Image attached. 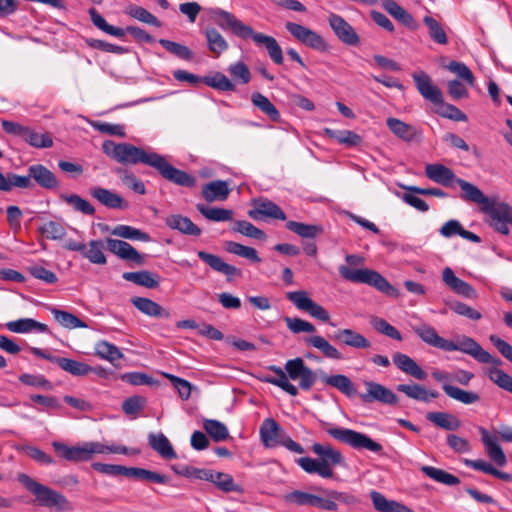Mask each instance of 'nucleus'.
<instances>
[{
    "mask_svg": "<svg viewBox=\"0 0 512 512\" xmlns=\"http://www.w3.org/2000/svg\"><path fill=\"white\" fill-rule=\"evenodd\" d=\"M102 150L108 157L124 165H136L139 163L149 165L155 168L164 179L176 185L193 187L196 184V178L193 175L175 168L163 156L157 153L146 152L144 149L132 144L115 143L112 140L104 141Z\"/></svg>",
    "mask_w": 512,
    "mask_h": 512,
    "instance_id": "nucleus-1",
    "label": "nucleus"
},
{
    "mask_svg": "<svg viewBox=\"0 0 512 512\" xmlns=\"http://www.w3.org/2000/svg\"><path fill=\"white\" fill-rule=\"evenodd\" d=\"M455 182L462 191V200L478 204L481 212L489 216L491 227L503 235L509 234L508 224H512V207L509 204L486 196L476 185L464 179L457 178Z\"/></svg>",
    "mask_w": 512,
    "mask_h": 512,
    "instance_id": "nucleus-2",
    "label": "nucleus"
},
{
    "mask_svg": "<svg viewBox=\"0 0 512 512\" xmlns=\"http://www.w3.org/2000/svg\"><path fill=\"white\" fill-rule=\"evenodd\" d=\"M209 16L221 29L231 31L241 39L251 38L256 45L264 46L275 64L283 63L282 49L274 37L255 32L251 26L243 23L234 14L220 8L210 9Z\"/></svg>",
    "mask_w": 512,
    "mask_h": 512,
    "instance_id": "nucleus-3",
    "label": "nucleus"
},
{
    "mask_svg": "<svg viewBox=\"0 0 512 512\" xmlns=\"http://www.w3.org/2000/svg\"><path fill=\"white\" fill-rule=\"evenodd\" d=\"M267 369L275 375H264L261 381L275 385L291 396L298 395V388L290 383L289 379L299 380V387L306 391L310 390L317 380L315 372L300 357L288 360L285 363V371L276 365H271Z\"/></svg>",
    "mask_w": 512,
    "mask_h": 512,
    "instance_id": "nucleus-4",
    "label": "nucleus"
},
{
    "mask_svg": "<svg viewBox=\"0 0 512 512\" xmlns=\"http://www.w3.org/2000/svg\"><path fill=\"white\" fill-rule=\"evenodd\" d=\"M348 265H341L338 268L341 277L353 283H363L376 288L387 295H397V290L377 271L368 268L353 269L364 264V258L355 254L347 255L345 258Z\"/></svg>",
    "mask_w": 512,
    "mask_h": 512,
    "instance_id": "nucleus-5",
    "label": "nucleus"
},
{
    "mask_svg": "<svg viewBox=\"0 0 512 512\" xmlns=\"http://www.w3.org/2000/svg\"><path fill=\"white\" fill-rule=\"evenodd\" d=\"M54 450L60 457L70 462H86L96 454H137L139 451L128 449L121 445H105L100 442H84L82 445L68 446L62 442L54 441L52 443Z\"/></svg>",
    "mask_w": 512,
    "mask_h": 512,
    "instance_id": "nucleus-6",
    "label": "nucleus"
},
{
    "mask_svg": "<svg viewBox=\"0 0 512 512\" xmlns=\"http://www.w3.org/2000/svg\"><path fill=\"white\" fill-rule=\"evenodd\" d=\"M311 450L318 456V459L301 457L296 460V463L308 474H317L322 478H332L334 475L333 467L343 463L341 452L330 444L320 443H314Z\"/></svg>",
    "mask_w": 512,
    "mask_h": 512,
    "instance_id": "nucleus-7",
    "label": "nucleus"
},
{
    "mask_svg": "<svg viewBox=\"0 0 512 512\" xmlns=\"http://www.w3.org/2000/svg\"><path fill=\"white\" fill-rule=\"evenodd\" d=\"M18 481L35 496L39 505L55 508L57 511H70L72 506L69 500L61 493L45 486L25 473L18 474Z\"/></svg>",
    "mask_w": 512,
    "mask_h": 512,
    "instance_id": "nucleus-8",
    "label": "nucleus"
},
{
    "mask_svg": "<svg viewBox=\"0 0 512 512\" xmlns=\"http://www.w3.org/2000/svg\"><path fill=\"white\" fill-rule=\"evenodd\" d=\"M326 431L334 439L355 449H366L378 454L383 450V447L380 443L374 441L366 434L357 432L355 430L341 427H332Z\"/></svg>",
    "mask_w": 512,
    "mask_h": 512,
    "instance_id": "nucleus-9",
    "label": "nucleus"
},
{
    "mask_svg": "<svg viewBox=\"0 0 512 512\" xmlns=\"http://www.w3.org/2000/svg\"><path fill=\"white\" fill-rule=\"evenodd\" d=\"M434 380L442 384L444 393L453 400L465 405H471L480 400V395L474 391L463 390L451 385V372L435 369L431 373Z\"/></svg>",
    "mask_w": 512,
    "mask_h": 512,
    "instance_id": "nucleus-10",
    "label": "nucleus"
},
{
    "mask_svg": "<svg viewBox=\"0 0 512 512\" xmlns=\"http://www.w3.org/2000/svg\"><path fill=\"white\" fill-rule=\"evenodd\" d=\"M286 298L292 302L297 309L309 313L310 316L323 322H328L330 320V314L328 311L318 303L314 302L306 291L300 290L287 292Z\"/></svg>",
    "mask_w": 512,
    "mask_h": 512,
    "instance_id": "nucleus-11",
    "label": "nucleus"
},
{
    "mask_svg": "<svg viewBox=\"0 0 512 512\" xmlns=\"http://www.w3.org/2000/svg\"><path fill=\"white\" fill-rule=\"evenodd\" d=\"M285 28L300 43L318 51L327 50L325 39L317 32L294 22H287Z\"/></svg>",
    "mask_w": 512,
    "mask_h": 512,
    "instance_id": "nucleus-12",
    "label": "nucleus"
},
{
    "mask_svg": "<svg viewBox=\"0 0 512 512\" xmlns=\"http://www.w3.org/2000/svg\"><path fill=\"white\" fill-rule=\"evenodd\" d=\"M364 386L366 391L359 394L364 403L379 402L386 405H396L398 403L397 395L386 386L374 381H364Z\"/></svg>",
    "mask_w": 512,
    "mask_h": 512,
    "instance_id": "nucleus-13",
    "label": "nucleus"
},
{
    "mask_svg": "<svg viewBox=\"0 0 512 512\" xmlns=\"http://www.w3.org/2000/svg\"><path fill=\"white\" fill-rule=\"evenodd\" d=\"M329 25L337 38L346 45L356 46L360 39L354 28L340 15L332 13L328 18Z\"/></svg>",
    "mask_w": 512,
    "mask_h": 512,
    "instance_id": "nucleus-14",
    "label": "nucleus"
},
{
    "mask_svg": "<svg viewBox=\"0 0 512 512\" xmlns=\"http://www.w3.org/2000/svg\"><path fill=\"white\" fill-rule=\"evenodd\" d=\"M448 352L460 351L470 355L475 360H487L485 350L474 339L468 336H460L455 341L447 340L445 350Z\"/></svg>",
    "mask_w": 512,
    "mask_h": 512,
    "instance_id": "nucleus-15",
    "label": "nucleus"
},
{
    "mask_svg": "<svg viewBox=\"0 0 512 512\" xmlns=\"http://www.w3.org/2000/svg\"><path fill=\"white\" fill-rule=\"evenodd\" d=\"M416 88L421 96L431 103L438 104L442 102L443 94L441 90L433 84L431 77L423 72H416L412 75Z\"/></svg>",
    "mask_w": 512,
    "mask_h": 512,
    "instance_id": "nucleus-16",
    "label": "nucleus"
},
{
    "mask_svg": "<svg viewBox=\"0 0 512 512\" xmlns=\"http://www.w3.org/2000/svg\"><path fill=\"white\" fill-rule=\"evenodd\" d=\"M253 206L254 208L249 210L248 215L254 220H263L264 218L286 219L284 211L271 200L257 199L254 200Z\"/></svg>",
    "mask_w": 512,
    "mask_h": 512,
    "instance_id": "nucleus-17",
    "label": "nucleus"
},
{
    "mask_svg": "<svg viewBox=\"0 0 512 512\" xmlns=\"http://www.w3.org/2000/svg\"><path fill=\"white\" fill-rule=\"evenodd\" d=\"M105 242L107 249L119 258L137 265L144 264V257L128 242L113 238H107Z\"/></svg>",
    "mask_w": 512,
    "mask_h": 512,
    "instance_id": "nucleus-18",
    "label": "nucleus"
},
{
    "mask_svg": "<svg viewBox=\"0 0 512 512\" xmlns=\"http://www.w3.org/2000/svg\"><path fill=\"white\" fill-rule=\"evenodd\" d=\"M442 281L449 287L453 292L463 297L473 299L476 298V290L464 280L458 278L454 271L446 267L442 271Z\"/></svg>",
    "mask_w": 512,
    "mask_h": 512,
    "instance_id": "nucleus-19",
    "label": "nucleus"
},
{
    "mask_svg": "<svg viewBox=\"0 0 512 512\" xmlns=\"http://www.w3.org/2000/svg\"><path fill=\"white\" fill-rule=\"evenodd\" d=\"M30 180H34L40 187L48 190L57 189L59 181L52 171L42 164H33L28 167Z\"/></svg>",
    "mask_w": 512,
    "mask_h": 512,
    "instance_id": "nucleus-20",
    "label": "nucleus"
},
{
    "mask_svg": "<svg viewBox=\"0 0 512 512\" xmlns=\"http://www.w3.org/2000/svg\"><path fill=\"white\" fill-rule=\"evenodd\" d=\"M89 192L93 198H95L100 204L106 206L107 208L127 209L129 207V204L125 199L109 189L102 187H92Z\"/></svg>",
    "mask_w": 512,
    "mask_h": 512,
    "instance_id": "nucleus-21",
    "label": "nucleus"
},
{
    "mask_svg": "<svg viewBox=\"0 0 512 512\" xmlns=\"http://www.w3.org/2000/svg\"><path fill=\"white\" fill-rule=\"evenodd\" d=\"M259 432L263 444L269 448L278 446L285 435L278 423L272 418L263 421Z\"/></svg>",
    "mask_w": 512,
    "mask_h": 512,
    "instance_id": "nucleus-22",
    "label": "nucleus"
},
{
    "mask_svg": "<svg viewBox=\"0 0 512 512\" xmlns=\"http://www.w3.org/2000/svg\"><path fill=\"white\" fill-rule=\"evenodd\" d=\"M481 435V441L483 442L487 454L493 462L498 466H504L507 463V458L500 445L497 443L495 436H491L487 429L484 427L478 428Z\"/></svg>",
    "mask_w": 512,
    "mask_h": 512,
    "instance_id": "nucleus-23",
    "label": "nucleus"
},
{
    "mask_svg": "<svg viewBox=\"0 0 512 512\" xmlns=\"http://www.w3.org/2000/svg\"><path fill=\"white\" fill-rule=\"evenodd\" d=\"M197 256L204 261L211 269L228 277L240 276L241 270L226 263L220 256L205 251H198Z\"/></svg>",
    "mask_w": 512,
    "mask_h": 512,
    "instance_id": "nucleus-24",
    "label": "nucleus"
},
{
    "mask_svg": "<svg viewBox=\"0 0 512 512\" xmlns=\"http://www.w3.org/2000/svg\"><path fill=\"white\" fill-rule=\"evenodd\" d=\"M392 358L396 367L403 373L418 380L426 379L427 373L410 356L396 352L393 354Z\"/></svg>",
    "mask_w": 512,
    "mask_h": 512,
    "instance_id": "nucleus-25",
    "label": "nucleus"
},
{
    "mask_svg": "<svg viewBox=\"0 0 512 512\" xmlns=\"http://www.w3.org/2000/svg\"><path fill=\"white\" fill-rule=\"evenodd\" d=\"M231 192L227 181L216 180L202 187V197L208 202L225 201Z\"/></svg>",
    "mask_w": 512,
    "mask_h": 512,
    "instance_id": "nucleus-26",
    "label": "nucleus"
},
{
    "mask_svg": "<svg viewBox=\"0 0 512 512\" xmlns=\"http://www.w3.org/2000/svg\"><path fill=\"white\" fill-rule=\"evenodd\" d=\"M149 446L165 460L177 458V453L169 439L163 433H150L148 435Z\"/></svg>",
    "mask_w": 512,
    "mask_h": 512,
    "instance_id": "nucleus-27",
    "label": "nucleus"
},
{
    "mask_svg": "<svg viewBox=\"0 0 512 512\" xmlns=\"http://www.w3.org/2000/svg\"><path fill=\"white\" fill-rule=\"evenodd\" d=\"M381 4L387 13L407 28L411 30L418 28V24L413 16L394 0H382Z\"/></svg>",
    "mask_w": 512,
    "mask_h": 512,
    "instance_id": "nucleus-28",
    "label": "nucleus"
},
{
    "mask_svg": "<svg viewBox=\"0 0 512 512\" xmlns=\"http://www.w3.org/2000/svg\"><path fill=\"white\" fill-rule=\"evenodd\" d=\"M412 330L426 344L445 350L447 339L439 336L436 329L431 325L426 323L414 325Z\"/></svg>",
    "mask_w": 512,
    "mask_h": 512,
    "instance_id": "nucleus-29",
    "label": "nucleus"
},
{
    "mask_svg": "<svg viewBox=\"0 0 512 512\" xmlns=\"http://www.w3.org/2000/svg\"><path fill=\"white\" fill-rule=\"evenodd\" d=\"M333 339L355 349H369L371 347V342L365 336L349 328L338 330Z\"/></svg>",
    "mask_w": 512,
    "mask_h": 512,
    "instance_id": "nucleus-30",
    "label": "nucleus"
},
{
    "mask_svg": "<svg viewBox=\"0 0 512 512\" xmlns=\"http://www.w3.org/2000/svg\"><path fill=\"white\" fill-rule=\"evenodd\" d=\"M323 135L349 148L360 146L363 142L362 137L351 130L324 128Z\"/></svg>",
    "mask_w": 512,
    "mask_h": 512,
    "instance_id": "nucleus-31",
    "label": "nucleus"
},
{
    "mask_svg": "<svg viewBox=\"0 0 512 512\" xmlns=\"http://www.w3.org/2000/svg\"><path fill=\"white\" fill-rule=\"evenodd\" d=\"M131 303L143 314L150 317L169 318L170 312L157 302L145 297H133Z\"/></svg>",
    "mask_w": 512,
    "mask_h": 512,
    "instance_id": "nucleus-32",
    "label": "nucleus"
},
{
    "mask_svg": "<svg viewBox=\"0 0 512 512\" xmlns=\"http://www.w3.org/2000/svg\"><path fill=\"white\" fill-rule=\"evenodd\" d=\"M165 223L169 228L178 230L186 235L199 236L201 234V229L188 217L182 215H169L165 219Z\"/></svg>",
    "mask_w": 512,
    "mask_h": 512,
    "instance_id": "nucleus-33",
    "label": "nucleus"
},
{
    "mask_svg": "<svg viewBox=\"0 0 512 512\" xmlns=\"http://www.w3.org/2000/svg\"><path fill=\"white\" fill-rule=\"evenodd\" d=\"M122 277L126 281L149 289L157 288L160 283L159 275L147 270L125 272Z\"/></svg>",
    "mask_w": 512,
    "mask_h": 512,
    "instance_id": "nucleus-34",
    "label": "nucleus"
},
{
    "mask_svg": "<svg viewBox=\"0 0 512 512\" xmlns=\"http://www.w3.org/2000/svg\"><path fill=\"white\" fill-rule=\"evenodd\" d=\"M371 500L373 502L374 508L380 512H414L409 507L394 501L388 500L386 497L378 491H371L370 493Z\"/></svg>",
    "mask_w": 512,
    "mask_h": 512,
    "instance_id": "nucleus-35",
    "label": "nucleus"
},
{
    "mask_svg": "<svg viewBox=\"0 0 512 512\" xmlns=\"http://www.w3.org/2000/svg\"><path fill=\"white\" fill-rule=\"evenodd\" d=\"M305 343L308 346H311L317 350H319L323 356L333 360H341L342 354L339 350L329 343L324 337L319 335H313L305 338Z\"/></svg>",
    "mask_w": 512,
    "mask_h": 512,
    "instance_id": "nucleus-36",
    "label": "nucleus"
},
{
    "mask_svg": "<svg viewBox=\"0 0 512 512\" xmlns=\"http://www.w3.org/2000/svg\"><path fill=\"white\" fill-rule=\"evenodd\" d=\"M425 173L430 180L444 186H448L451 181L457 179L450 168L441 164H428Z\"/></svg>",
    "mask_w": 512,
    "mask_h": 512,
    "instance_id": "nucleus-37",
    "label": "nucleus"
},
{
    "mask_svg": "<svg viewBox=\"0 0 512 512\" xmlns=\"http://www.w3.org/2000/svg\"><path fill=\"white\" fill-rule=\"evenodd\" d=\"M386 125L390 131L406 142L413 141L417 136V130L414 126L407 124L397 118H387Z\"/></svg>",
    "mask_w": 512,
    "mask_h": 512,
    "instance_id": "nucleus-38",
    "label": "nucleus"
},
{
    "mask_svg": "<svg viewBox=\"0 0 512 512\" xmlns=\"http://www.w3.org/2000/svg\"><path fill=\"white\" fill-rule=\"evenodd\" d=\"M396 389L411 399L426 403L429 402L431 398H437L439 396L437 391H428L419 384H399Z\"/></svg>",
    "mask_w": 512,
    "mask_h": 512,
    "instance_id": "nucleus-39",
    "label": "nucleus"
},
{
    "mask_svg": "<svg viewBox=\"0 0 512 512\" xmlns=\"http://www.w3.org/2000/svg\"><path fill=\"white\" fill-rule=\"evenodd\" d=\"M8 330L14 333H28L36 330L41 333H46L49 328L46 324L38 322L32 318H21L15 321H10L6 324Z\"/></svg>",
    "mask_w": 512,
    "mask_h": 512,
    "instance_id": "nucleus-40",
    "label": "nucleus"
},
{
    "mask_svg": "<svg viewBox=\"0 0 512 512\" xmlns=\"http://www.w3.org/2000/svg\"><path fill=\"white\" fill-rule=\"evenodd\" d=\"M426 418L435 426L447 431L457 430L461 426L460 420L447 412H428Z\"/></svg>",
    "mask_w": 512,
    "mask_h": 512,
    "instance_id": "nucleus-41",
    "label": "nucleus"
},
{
    "mask_svg": "<svg viewBox=\"0 0 512 512\" xmlns=\"http://www.w3.org/2000/svg\"><path fill=\"white\" fill-rule=\"evenodd\" d=\"M94 353L100 359L106 360L112 364H115L116 361L122 359L124 356L117 346L106 340L96 342Z\"/></svg>",
    "mask_w": 512,
    "mask_h": 512,
    "instance_id": "nucleus-42",
    "label": "nucleus"
},
{
    "mask_svg": "<svg viewBox=\"0 0 512 512\" xmlns=\"http://www.w3.org/2000/svg\"><path fill=\"white\" fill-rule=\"evenodd\" d=\"M251 101L255 107H257L263 114L269 117L272 121H280V112L278 111L276 106L269 100L268 97L261 94L260 92H255L251 96Z\"/></svg>",
    "mask_w": 512,
    "mask_h": 512,
    "instance_id": "nucleus-43",
    "label": "nucleus"
},
{
    "mask_svg": "<svg viewBox=\"0 0 512 512\" xmlns=\"http://www.w3.org/2000/svg\"><path fill=\"white\" fill-rule=\"evenodd\" d=\"M323 381L336 389H338L340 392L345 394L347 397H353L357 395V390L355 388V385L350 380L349 377L337 374V375H331V376H324Z\"/></svg>",
    "mask_w": 512,
    "mask_h": 512,
    "instance_id": "nucleus-44",
    "label": "nucleus"
},
{
    "mask_svg": "<svg viewBox=\"0 0 512 512\" xmlns=\"http://www.w3.org/2000/svg\"><path fill=\"white\" fill-rule=\"evenodd\" d=\"M204 35L207 40L208 49L216 56H219L228 49V42L216 28H206Z\"/></svg>",
    "mask_w": 512,
    "mask_h": 512,
    "instance_id": "nucleus-45",
    "label": "nucleus"
},
{
    "mask_svg": "<svg viewBox=\"0 0 512 512\" xmlns=\"http://www.w3.org/2000/svg\"><path fill=\"white\" fill-rule=\"evenodd\" d=\"M51 314L59 325L66 329L87 328V324L80 320L77 316L55 307L49 308Z\"/></svg>",
    "mask_w": 512,
    "mask_h": 512,
    "instance_id": "nucleus-46",
    "label": "nucleus"
},
{
    "mask_svg": "<svg viewBox=\"0 0 512 512\" xmlns=\"http://www.w3.org/2000/svg\"><path fill=\"white\" fill-rule=\"evenodd\" d=\"M56 364L65 372L73 376H85L94 371L90 365L70 358H60L56 360Z\"/></svg>",
    "mask_w": 512,
    "mask_h": 512,
    "instance_id": "nucleus-47",
    "label": "nucleus"
},
{
    "mask_svg": "<svg viewBox=\"0 0 512 512\" xmlns=\"http://www.w3.org/2000/svg\"><path fill=\"white\" fill-rule=\"evenodd\" d=\"M104 249L105 246L102 240H91L88 245H85L82 255L93 264L104 265L107 262Z\"/></svg>",
    "mask_w": 512,
    "mask_h": 512,
    "instance_id": "nucleus-48",
    "label": "nucleus"
},
{
    "mask_svg": "<svg viewBox=\"0 0 512 512\" xmlns=\"http://www.w3.org/2000/svg\"><path fill=\"white\" fill-rule=\"evenodd\" d=\"M421 471L434 481L447 486H455L460 483V479L458 477L440 468L433 466H422Z\"/></svg>",
    "mask_w": 512,
    "mask_h": 512,
    "instance_id": "nucleus-49",
    "label": "nucleus"
},
{
    "mask_svg": "<svg viewBox=\"0 0 512 512\" xmlns=\"http://www.w3.org/2000/svg\"><path fill=\"white\" fill-rule=\"evenodd\" d=\"M286 228L302 238L313 239L323 233L320 225L305 224L297 221H288Z\"/></svg>",
    "mask_w": 512,
    "mask_h": 512,
    "instance_id": "nucleus-50",
    "label": "nucleus"
},
{
    "mask_svg": "<svg viewBox=\"0 0 512 512\" xmlns=\"http://www.w3.org/2000/svg\"><path fill=\"white\" fill-rule=\"evenodd\" d=\"M60 199L66 204L71 206L75 211L80 212L84 215L92 216L95 214V208L93 205L76 194H61Z\"/></svg>",
    "mask_w": 512,
    "mask_h": 512,
    "instance_id": "nucleus-51",
    "label": "nucleus"
},
{
    "mask_svg": "<svg viewBox=\"0 0 512 512\" xmlns=\"http://www.w3.org/2000/svg\"><path fill=\"white\" fill-rule=\"evenodd\" d=\"M197 210L210 221L224 222L231 221L233 218V211L225 208L207 207L203 204H198Z\"/></svg>",
    "mask_w": 512,
    "mask_h": 512,
    "instance_id": "nucleus-52",
    "label": "nucleus"
},
{
    "mask_svg": "<svg viewBox=\"0 0 512 512\" xmlns=\"http://www.w3.org/2000/svg\"><path fill=\"white\" fill-rule=\"evenodd\" d=\"M147 399L144 396L134 395L126 398L122 403V410L131 419H136L145 408Z\"/></svg>",
    "mask_w": 512,
    "mask_h": 512,
    "instance_id": "nucleus-53",
    "label": "nucleus"
},
{
    "mask_svg": "<svg viewBox=\"0 0 512 512\" xmlns=\"http://www.w3.org/2000/svg\"><path fill=\"white\" fill-rule=\"evenodd\" d=\"M203 428L215 442H221L229 438L227 427L218 420L205 419Z\"/></svg>",
    "mask_w": 512,
    "mask_h": 512,
    "instance_id": "nucleus-54",
    "label": "nucleus"
},
{
    "mask_svg": "<svg viewBox=\"0 0 512 512\" xmlns=\"http://www.w3.org/2000/svg\"><path fill=\"white\" fill-rule=\"evenodd\" d=\"M92 23L100 30L117 38H124L125 30L107 23V21L94 9L89 10Z\"/></svg>",
    "mask_w": 512,
    "mask_h": 512,
    "instance_id": "nucleus-55",
    "label": "nucleus"
},
{
    "mask_svg": "<svg viewBox=\"0 0 512 512\" xmlns=\"http://www.w3.org/2000/svg\"><path fill=\"white\" fill-rule=\"evenodd\" d=\"M125 13L129 15L132 18L137 19L138 21H141L143 23L149 24L154 27H160L161 22L155 17L152 13H150L148 10L141 6L137 5H129Z\"/></svg>",
    "mask_w": 512,
    "mask_h": 512,
    "instance_id": "nucleus-56",
    "label": "nucleus"
},
{
    "mask_svg": "<svg viewBox=\"0 0 512 512\" xmlns=\"http://www.w3.org/2000/svg\"><path fill=\"white\" fill-rule=\"evenodd\" d=\"M226 250L229 253L246 258L253 263L261 262V258L258 256L256 249L252 247H248L234 241H229L226 243Z\"/></svg>",
    "mask_w": 512,
    "mask_h": 512,
    "instance_id": "nucleus-57",
    "label": "nucleus"
},
{
    "mask_svg": "<svg viewBox=\"0 0 512 512\" xmlns=\"http://www.w3.org/2000/svg\"><path fill=\"white\" fill-rule=\"evenodd\" d=\"M203 83L219 91L232 92L236 90L235 84H233L231 80L221 72H216L211 76L203 77Z\"/></svg>",
    "mask_w": 512,
    "mask_h": 512,
    "instance_id": "nucleus-58",
    "label": "nucleus"
},
{
    "mask_svg": "<svg viewBox=\"0 0 512 512\" xmlns=\"http://www.w3.org/2000/svg\"><path fill=\"white\" fill-rule=\"evenodd\" d=\"M24 141L30 146L38 149L50 148L53 146V139L49 133H38L30 127L28 128Z\"/></svg>",
    "mask_w": 512,
    "mask_h": 512,
    "instance_id": "nucleus-59",
    "label": "nucleus"
},
{
    "mask_svg": "<svg viewBox=\"0 0 512 512\" xmlns=\"http://www.w3.org/2000/svg\"><path fill=\"white\" fill-rule=\"evenodd\" d=\"M159 44L164 47L169 53L173 54L174 56L186 60L191 61L194 57L193 52L185 45H182L180 43L167 40V39H160Z\"/></svg>",
    "mask_w": 512,
    "mask_h": 512,
    "instance_id": "nucleus-60",
    "label": "nucleus"
},
{
    "mask_svg": "<svg viewBox=\"0 0 512 512\" xmlns=\"http://www.w3.org/2000/svg\"><path fill=\"white\" fill-rule=\"evenodd\" d=\"M423 21L428 28L429 36L434 42L441 45L447 44L448 38L446 32L436 19L431 16H425Z\"/></svg>",
    "mask_w": 512,
    "mask_h": 512,
    "instance_id": "nucleus-61",
    "label": "nucleus"
},
{
    "mask_svg": "<svg viewBox=\"0 0 512 512\" xmlns=\"http://www.w3.org/2000/svg\"><path fill=\"white\" fill-rule=\"evenodd\" d=\"M112 234L124 239L140 240L145 242L150 239L147 233L129 225H117L112 230Z\"/></svg>",
    "mask_w": 512,
    "mask_h": 512,
    "instance_id": "nucleus-62",
    "label": "nucleus"
},
{
    "mask_svg": "<svg viewBox=\"0 0 512 512\" xmlns=\"http://www.w3.org/2000/svg\"><path fill=\"white\" fill-rule=\"evenodd\" d=\"M213 484L223 492H241L242 489L239 485L235 484L233 477L230 474L223 472H214Z\"/></svg>",
    "mask_w": 512,
    "mask_h": 512,
    "instance_id": "nucleus-63",
    "label": "nucleus"
},
{
    "mask_svg": "<svg viewBox=\"0 0 512 512\" xmlns=\"http://www.w3.org/2000/svg\"><path fill=\"white\" fill-rule=\"evenodd\" d=\"M488 377L500 388L512 393V376L496 367H493L488 370Z\"/></svg>",
    "mask_w": 512,
    "mask_h": 512,
    "instance_id": "nucleus-64",
    "label": "nucleus"
}]
</instances>
